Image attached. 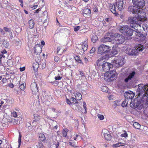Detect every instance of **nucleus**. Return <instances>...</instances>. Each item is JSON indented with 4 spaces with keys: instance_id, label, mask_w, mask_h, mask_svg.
<instances>
[{
    "instance_id": "30",
    "label": "nucleus",
    "mask_w": 148,
    "mask_h": 148,
    "mask_svg": "<svg viewBox=\"0 0 148 148\" xmlns=\"http://www.w3.org/2000/svg\"><path fill=\"white\" fill-rule=\"evenodd\" d=\"M2 45L5 48H7L9 46V43L7 41L4 40L3 41Z\"/></svg>"
},
{
    "instance_id": "42",
    "label": "nucleus",
    "mask_w": 148,
    "mask_h": 148,
    "mask_svg": "<svg viewBox=\"0 0 148 148\" xmlns=\"http://www.w3.org/2000/svg\"><path fill=\"white\" fill-rule=\"evenodd\" d=\"M37 147L38 148H43V145L42 143L40 142L39 143L38 145H37Z\"/></svg>"
},
{
    "instance_id": "33",
    "label": "nucleus",
    "mask_w": 148,
    "mask_h": 148,
    "mask_svg": "<svg viewBox=\"0 0 148 148\" xmlns=\"http://www.w3.org/2000/svg\"><path fill=\"white\" fill-rule=\"evenodd\" d=\"M98 37L97 36L95 35L93 36L92 37V41L93 42H95L97 40Z\"/></svg>"
},
{
    "instance_id": "59",
    "label": "nucleus",
    "mask_w": 148,
    "mask_h": 148,
    "mask_svg": "<svg viewBox=\"0 0 148 148\" xmlns=\"http://www.w3.org/2000/svg\"><path fill=\"white\" fill-rule=\"evenodd\" d=\"M40 10V9L39 8L37 10H35L34 13H38Z\"/></svg>"
},
{
    "instance_id": "11",
    "label": "nucleus",
    "mask_w": 148,
    "mask_h": 148,
    "mask_svg": "<svg viewBox=\"0 0 148 148\" xmlns=\"http://www.w3.org/2000/svg\"><path fill=\"white\" fill-rule=\"evenodd\" d=\"M128 11L134 14L140 13V11L136 7L134 6H130L128 9Z\"/></svg>"
},
{
    "instance_id": "34",
    "label": "nucleus",
    "mask_w": 148,
    "mask_h": 148,
    "mask_svg": "<svg viewBox=\"0 0 148 148\" xmlns=\"http://www.w3.org/2000/svg\"><path fill=\"white\" fill-rule=\"evenodd\" d=\"M25 84L23 83L19 86L20 89L22 90H24L25 88Z\"/></svg>"
},
{
    "instance_id": "10",
    "label": "nucleus",
    "mask_w": 148,
    "mask_h": 148,
    "mask_svg": "<svg viewBox=\"0 0 148 148\" xmlns=\"http://www.w3.org/2000/svg\"><path fill=\"white\" fill-rule=\"evenodd\" d=\"M31 88L32 94L36 95L38 93V90L37 84L36 82H33L31 84Z\"/></svg>"
},
{
    "instance_id": "40",
    "label": "nucleus",
    "mask_w": 148,
    "mask_h": 148,
    "mask_svg": "<svg viewBox=\"0 0 148 148\" xmlns=\"http://www.w3.org/2000/svg\"><path fill=\"white\" fill-rule=\"evenodd\" d=\"M123 143H118L114 145V146L115 147H119L120 145H122Z\"/></svg>"
},
{
    "instance_id": "45",
    "label": "nucleus",
    "mask_w": 148,
    "mask_h": 148,
    "mask_svg": "<svg viewBox=\"0 0 148 148\" xmlns=\"http://www.w3.org/2000/svg\"><path fill=\"white\" fill-rule=\"evenodd\" d=\"M80 27L79 26H77L74 28V31L75 32L77 31L80 29Z\"/></svg>"
},
{
    "instance_id": "50",
    "label": "nucleus",
    "mask_w": 148,
    "mask_h": 148,
    "mask_svg": "<svg viewBox=\"0 0 148 148\" xmlns=\"http://www.w3.org/2000/svg\"><path fill=\"white\" fill-rule=\"evenodd\" d=\"M61 49V47L59 46L58 47L57 49V53H59V51H60Z\"/></svg>"
},
{
    "instance_id": "12",
    "label": "nucleus",
    "mask_w": 148,
    "mask_h": 148,
    "mask_svg": "<svg viewBox=\"0 0 148 148\" xmlns=\"http://www.w3.org/2000/svg\"><path fill=\"white\" fill-rule=\"evenodd\" d=\"M140 29L141 28H139V30H138V31H134L135 32V34L136 36L140 38L139 39V40L143 41L145 40L146 37L144 34H142L141 33Z\"/></svg>"
},
{
    "instance_id": "27",
    "label": "nucleus",
    "mask_w": 148,
    "mask_h": 148,
    "mask_svg": "<svg viewBox=\"0 0 148 148\" xmlns=\"http://www.w3.org/2000/svg\"><path fill=\"white\" fill-rule=\"evenodd\" d=\"M74 57L76 62H78L79 63H82L83 64V63L79 56L77 55H74Z\"/></svg>"
},
{
    "instance_id": "37",
    "label": "nucleus",
    "mask_w": 148,
    "mask_h": 148,
    "mask_svg": "<svg viewBox=\"0 0 148 148\" xmlns=\"http://www.w3.org/2000/svg\"><path fill=\"white\" fill-rule=\"evenodd\" d=\"M127 104V102H126V101H124L122 103L121 106L123 107H124L126 106Z\"/></svg>"
},
{
    "instance_id": "2",
    "label": "nucleus",
    "mask_w": 148,
    "mask_h": 148,
    "mask_svg": "<svg viewBox=\"0 0 148 148\" xmlns=\"http://www.w3.org/2000/svg\"><path fill=\"white\" fill-rule=\"evenodd\" d=\"M138 88L137 92L138 96H142V99H146V105L148 107V100L147 97L148 94V84L145 85L143 84H140L138 85Z\"/></svg>"
},
{
    "instance_id": "52",
    "label": "nucleus",
    "mask_w": 148,
    "mask_h": 148,
    "mask_svg": "<svg viewBox=\"0 0 148 148\" xmlns=\"http://www.w3.org/2000/svg\"><path fill=\"white\" fill-rule=\"evenodd\" d=\"M66 103L69 105L71 103V102L70 100L68 99H66Z\"/></svg>"
},
{
    "instance_id": "17",
    "label": "nucleus",
    "mask_w": 148,
    "mask_h": 148,
    "mask_svg": "<svg viewBox=\"0 0 148 148\" xmlns=\"http://www.w3.org/2000/svg\"><path fill=\"white\" fill-rule=\"evenodd\" d=\"M109 7L111 12L112 13L116 15L118 14V13H117V10L115 5L111 4L110 5Z\"/></svg>"
},
{
    "instance_id": "7",
    "label": "nucleus",
    "mask_w": 148,
    "mask_h": 148,
    "mask_svg": "<svg viewBox=\"0 0 148 148\" xmlns=\"http://www.w3.org/2000/svg\"><path fill=\"white\" fill-rule=\"evenodd\" d=\"M135 74L134 71L125 74L123 78L124 82L125 83H131L134 79Z\"/></svg>"
},
{
    "instance_id": "5",
    "label": "nucleus",
    "mask_w": 148,
    "mask_h": 148,
    "mask_svg": "<svg viewBox=\"0 0 148 148\" xmlns=\"http://www.w3.org/2000/svg\"><path fill=\"white\" fill-rule=\"evenodd\" d=\"M125 62L124 57L123 56H121L116 57L115 58V60L112 62L114 66L116 67H119L122 66Z\"/></svg>"
},
{
    "instance_id": "15",
    "label": "nucleus",
    "mask_w": 148,
    "mask_h": 148,
    "mask_svg": "<svg viewBox=\"0 0 148 148\" xmlns=\"http://www.w3.org/2000/svg\"><path fill=\"white\" fill-rule=\"evenodd\" d=\"M123 2L122 0L117 1L115 4L116 6L117 9V10L121 11L123 8Z\"/></svg>"
},
{
    "instance_id": "19",
    "label": "nucleus",
    "mask_w": 148,
    "mask_h": 148,
    "mask_svg": "<svg viewBox=\"0 0 148 148\" xmlns=\"http://www.w3.org/2000/svg\"><path fill=\"white\" fill-rule=\"evenodd\" d=\"M138 51L136 49H129L127 53L130 56H135L137 55Z\"/></svg>"
},
{
    "instance_id": "38",
    "label": "nucleus",
    "mask_w": 148,
    "mask_h": 148,
    "mask_svg": "<svg viewBox=\"0 0 148 148\" xmlns=\"http://www.w3.org/2000/svg\"><path fill=\"white\" fill-rule=\"evenodd\" d=\"M96 50L95 48V47H93L92 49L90 50V54H92L94 53Z\"/></svg>"
},
{
    "instance_id": "53",
    "label": "nucleus",
    "mask_w": 148,
    "mask_h": 148,
    "mask_svg": "<svg viewBox=\"0 0 148 148\" xmlns=\"http://www.w3.org/2000/svg\"><path fill=\"white\" fill-rule=\"evenodd\" d=\"M8 86L9 87L11 88H13L14 87V85L12 83H10V84H8Z\"/></svg>"
},
{
    "instance_id": "63",
    "label": "nucleus",
    "mask_w": 148,
    "mask_h": 148,
    "mask_svg": "<svg viewBox=\"0 0 148 148\" xmlns=\"http://www.w3.org/2000/svg\"><path fill=\"white\" fill-rule=\"evenodd\" d=\"M45 42L43 40H42L41 42V44L42 45L44 46L45 45Z\"/></svg>"
},
{
    "instance_id": "43",
    "label": "nucleus",
    "mask_w": 148,
    "mask_h": 148,
    "mask_svg": "<svg viewBox=\"0 0 148 148\" xmlns=\"http://www.w3.org/2000/svg\"><path fill=\"white\" fill-rule=\"evenodd\" d=\"M103 20L104 21L106 22L107 23H109L111 21V19L110 18H106Z\"/></svg>"
},
{
    "instance_id": "14",
    "label": "nucleus",
    "mask_w": 148,
    "mask_h": 148,
    "mask_svg": "<svg viewBox=\"0 0 148 148\" xmlns=\"http://www.w3.org/2000/svg\"><path fill=\"white\" fill-rule=\"evenodd\" d=\"M124 97L127 99L131 100L134 96V94L131 91H128V92H126L124 94Z\"/></svg>"
},
{
    "instance_id": "39",
    "label": "nucleus",
    "mask_w": 148,
    "mask_h": 148,
    "mask_svg": "<svg viewBox=\"0 0 148 148\" xmlns=\"http://www.w3.org/2000/svg\"><path fill=\"white\" fill-rule=\"evenodd\" d=\"M97 116L98 118H99L101 120H102L104 119V116L102 115L99 114Z\"/></svg>"
},
{
    "instance_id": "13",
    "label": "nucleus",
    "mask_w": 148,
    "mask_h": 148,
    "mask_svg": "<svg viewBox=\"0 0 148 148\" xmlns=\"http://www.w3.org/2000/svg\"><path fill=\"white\" fill-rule=\"evenodd\" d=\"M129 27V26L127 25L119 26L118 27V29L120 32L125 35Z\"/></svg>"
},
{
    "instance_id": "28",
    "label": "nucleus",
    "mask_w": 148,
    "mask_h": 148,
    "mask_svg": "<svg viewBox=\"0 0 148 148\" xmlns=\"http://www.w3.org/2000/svg\"><path fill=\"white\" fill-rule=\"evenodd\" d=\"M133 126L135 128L137 129H139L140 128V125L137 122H134L133 124Z\"/></svg>"
},
{
    "instance_id": "58",
    "label": "nucleus",
    "mask_w": 148,
    "mask_h": 148,
    "mask_svg": "<svg viewBox=\"0 0 148 148\" xmlns=\"http://www.w3.org/2000/svg\"><path fill=\"white\" fill-rule=\"evenodd\" d=\"M69 145H70L73 147H75V145L74 144H73V143L72 142H70L69 143Z\"/></svg>"
},
{
    "instance_id": "23",
    "label": "nucleus",
    "mask_w": 148,
    "mask_h": 148,
    "mask_svg": "<svg viewBox=\"0 0 148 148\" xmlns=\"http://www.w3.org/2000/svg\"><path fill=\"white\" fill-rule=\"evenodd\" d=\"M75 98L77 100H80L82 98V96L81 93L77 92L75 94Z\"/></svg>"
},
{
    "instance_id": "49",
    "label": "nucleus",
    "mask_w": 148,
    "mask_h": 148,
    "mask_svg": "<svg viewBox=\"0 0 148 148\" xmlns=\"http://www.w3.org/2000/svg\"><path fill=\"white\" fill-rule=\"evenodd\" d=\"M62 77L60 76L56 77L55 78L56 80H59L62 78Z\"/></svg>"
},
{
    "instance_id": "64",
    "label": "nucleus",
    "mask_w": 148,
    "mask_h": 148,
    "mask_svg": "<svg viewBox=\"0 0 148 148\" xmlns=\"http://www.w3.org/2000/svg\"><path fill=\"white\" fill-rule=\"evenodd\" d=\"M84 60L85 62L86 63H87L88 62V60L86 58H84Z\"/></svg>"
},
{
    "instance_id": "24",
    "label": "nucleus",
    "mask_w": 148,
    "mask_h": 148,
    "mask_svg": "<svg viewBox=\"0 0 148 148\" xmlns=\"http://www.w3.org/2000/svg\"><path fill=\"white\" fill-rule=\"evenodd\" d=\"M38 135L39 138L40 140L42 141H44L45 140L46 138L43 134L41 133H40Z\"/></svg>"
},
{
    "instance_id": "61",
    "label": "nucleus",
    "mask_w": 148,
    "mask_h": 148,
    "mask_svg": "<svg viewBox=\"0 0 148 148\" xmlns=\"http://www.w3.org/2000/svg\"><path fill=\"white\" fill-rule=\"evenodd\" d=\"M34 52L36 54H38V53H40V52H36V47H35L34 48Z\"/></svg>"
},
{
    "instance_id": "6",
    "label": "nucleus",
    "mask_w": 148,
    "mask_h": 148,
    "mask_svg": "<svg viewBox=\"0 0 148 148\" xmlns=\"http://www.w3.org/2000/svg\"><path fill=\"white\" fill-rule=\"evenodd\" d=\"M116 36L113 39L112 41V43L115 45H119L122 44L125 41V38L121 34L117 33Z\"/></svg>"
},
{
    "instance_id": "21",
    "label": "nucleus",
    "mask_w": 148,
    "mask_h": 148,
    "mask_svg": "<svg viewBox=\"0 0 148 148\" xmlns=\"http://www.w3.org/2000/svg\"><path fill=\"white\" fill-rule=\"evenodd\" d=\"M127 31L125 35L128 36H132L133 34V32H134V29H131L130 27L127 30Z\"/></svg>"
},
{
    "instance_id": "9",
    "label": "nucleus",
    "mask_w": 148,
    "mask_h": 148,
    "mask_svg": "<svg viewBox=\"0 0 148 148\" xmlns=\"http://www.w3.org/2000/svg\"><path fill=\"white\" fill-rule=\"evenodd\" d=\"M116 73V71L115 70H113L111 71H109L106 72L104 74V76L108 77L110 80L112 81L114 79L113 78L115 77Z\"/></svg>"
},
{
    "instance_id": "56",
    "label": "nucleus",
    "mask_w": 148,
    "mask_h": 148,
    "mask_svg": "<svg viewBox=\"0 0 148 148\" xmlns=\"http://www.w3.org/2000/svg\"><path fill=\"white\" fill-rule=\"evenodd\" d=\"M1 52L2 53L1 54H5V53H7V52L4 49L3 51H1Z\"/></svg>"
},
{
    "instance_id": "51",
    "label": "nucleus",
    "mask_w": 148,
    "mask_h": 148,
    "mask_svg": "<svg viewBox=\"0 0 148 148\" xmlns=\"http://www.w3.org/2000/svg\"><path fill=\"white\" fill-rule=\"evenodd\" d=\"M12 115L14 117H16L17 116L16 112H14L12 113Z\"/></svg>"
},
{
    "instance_id": "3",
    "label": "nucleus",
    "mask_w": 148,
    "mask_h": 148,
    "mask_svg": "<svg viewBox=\"0 0 148 148\" xmlns=\"http://www.w3.org/2000/svg\"><path fill=\"white\" fill-rule=\"evenodd\" d=\"M97 64L98 66H102L103 71L106 72L109 71L110 69L112 68L114 66L112 62V64H111L107 62H105L104 61L102 62L101 58L98 60Z\"/></svg>"
},
{
    "instance_id": "25",
    "label": "nucleus",
    "mask_w": 148,
    "mask_h": 148,
    "mask_svg": "<svg viewBox=\"0 0 148 148\" xmlns=\"http://www.w3.org/2000/svg\"><path fill=\"white\" fill-rule=\"evenodd\" d=\"M68 131L69 130L67 128H65L63 130L62 132V134L63 137H66L67 136Z\"/></svg>"
},
{
    "instance_id": "31",
    "label": "nucleus",
    "mask_w": 148,
    "mask_h": 148,
    "mask_svg": "<svg viewBox=\"0 0 148 148\" xmlns=\"http://www.w3.org/2000/svg\"><path fill=\"white\" fill-rule=\"evenodd\" d=\"M144 49L143 46L141 45H138V46L137 47V51H142V50Z\"/></svg>"
},
{
    "instance_id": "29",
    "label": "nucleus",
    "mask_w": 148,
    "mask_h": 148,
    "mask_svg": "<svg viewBox=\"0 0 148 148\" xmlns=\"http://www.w3.org/2000/svg\"><path fill=\"white\" fill-rule=\"evenodd\" d=\"M131 100V102L130 103V106L132 108H135L138 106V105H137V104H136L134 102H132V99Z\"/></svg>"
},
{
    "instance_id": "22",
    "label": "nucleus",
    "mask_w": 148,
    "mask_h": 148,
    "mask_svg": "<svg viewBox=\"0 0 148 148\" xmlns=\"http://www.w3.org/2000/svg\"><path fill=\"white\" fill-rule=\"evenodd\" d=\"M28 23L29 28L30 29H33L35 25L34 20L33 19H31L29 21Z\"/></svg>"
},
{
    "instance_id": "1",
    "label": "nucleus",
    "mask_w": 148,
    "mask_h": 148,
    "mask_svg": "<svg viewBox=\"0 0 148 148\" xmlns=\"http://www.w3.org/2000/svg\"><path fill=\"white\" fill-rule=\"evenodd\" d=\"M144 16L141 15H138L136 17H131L128 18L129 22L130 23V27L134 29V31H138L139 28H141V25L144 21L147 20V18L145 17L146 15L145 14Z\"/></svg>"
},
{
    "instance_id": "48",
    "label": "nucleus",
    "mask_w": 148,
    "mask_h": 148,
    "mask_svg": "<svg viewBox=\"0 0 148 148\" xmlns=\"http://www.w3.org/2000/svg\"><path fill=\"white\" fill-rule=\"evenodd\" d=\"M79 73L80 75H81V77H84L85 75V74L84 73V72L83 71H79Z\"/></svg>"
},
{
    "instance_id": "62",
    "label": "nucleus",
    "mask_w": 148,
    "mask_h": 148,
    "mask_svg": "<svg viewBox=\"0 0 148 148\" xmlns=\"http://www.w3.org/2000/svg\"><path fill=\"white\" fill-rule=\"evenodd\" d=\"M83 106L84 108H87L86 107V104L85 102H83Z\"/></svg>"
},
{
    "instance_id": "20",
    "label": "nucleus",
    "mask_w": 148,
    "mask_h": 148,
    "mask_svg": "<svg viewBox=\"0 0 148 148\" xmlns=\"http://www.w3.org/2000/svg\"><path fill=\"white\" fill-rule=\"evenodd\" d=\"M83 13L85 16L86 15L89 16H91V10L89 8H84L83 10Z\"/></svg>"
},
{
    "instance_id": "44",
    "label": "nucleus",
    "mask_w": 148,
    "mask_h": 148,
    "mask_svg": "<svg viewBox=\"0 0 148 148\" xmlns=\"http://www.w3.org/2000/svg\"><path fill=\"white\" fill-rule=\"evenodd\" d=\"M3 30L5 32H8V33L11 31L10 28L5 27H3Z\"/></svg>"
},
{
    "instance_id": "4",
    "label": "nucleus",
    "mask_w": 148,
    "mask_h": 148,
    "mask_svg": "<svg viewBox=\"0 0 148 148\" xmlns=\"http://www.w3.org/2000/svg\"><path fill=\"white\" fill-rule=\"evenodd\" d=\"M111 50V47L110 46L101 44L98 47L97 51L98 54L103 55L110 52Z\"/></svg>"
},
{
    "instance_id": "32",
    "label": "nucleus",
    "mask_w": 148,
    "mask_h": 148,
    "mask_svg": "<svg viewBox=\"0 0 148 148\" xmlns=\"http://www.w3.org/2000/svg\"><path fill=\"white\" fill-rule=\"evenodd\" d=\"M21 135L20 134V132H19V137L18 139V147H19L21 145Z\"/></svg>"
},
{
    "instance_id": "16",
    "label": "nucleus",
    "mask_w": 148,
    "mask_h": 148,
    "mask_svg": "<svg viewBox=\"0 0 148 148\" xmlns=\"http://www.w3.org/2000/svg\"><path fill=\"white\" fill-rule=\"evenodd\" d=\"M113 40V37L112 36H110V37H104L102 38L101 40V42L105 43L107 42L111 41Z\"/></svg>"
},
{
    "instance_id": "41",
    "label": "nucleus",
    "mask_w": 148,
    "mask_h": 148,
    "mask_svg": "<svg viewBox=\"0 0 148 148\" xmlns=\"http://www.w3.org/2000/svg\"><path fill=\"white\" fill-rule=\"evenodd\" d=\"M8 34L10 36V37H9V39H12L13 38V37L12 32L11 31L8 33Z\"/></svg>"
},
{
    "instance_id": "36",
    "label": "nucleus",
    "mask_w": 148,
    "mask_h": 148,
    "mask_svg": "<svg viewBox=\"0 0 148 148\" xmlns=\"http://www.w3.org/2000/svg\"><path fill=\"white\" fill-rule=\"evenodd\" d=\"M71 100L73 102V103H78L77 100L74 97H71Z\"/></svg>"
},
{
    "instance_id": "54",
    "label": "nucleus",
    "mask_w": 148,
    "mask_h": 148,
    "mask_svg": "<svg viewBox=\"0 0 148 148\" xmlns=\"http://www.w3.org/2000/svg\"><path fill=\"white\" fill-rule=\"evenodd\" d=\"M93 11L94 12H97L98 10L97 7H95L93 8Z\"/></svg>"
},
{
    "instance_id": "26",
    "label": "nucleus",
    "mask_w": 148,
    "mask_h": 148,
    "mask_svg": "<svg viewBox=\"0 0 148 148\" xmlns=\"http://www.w3.org/2000/svg\"><path fill=\"white\" fill-rule=\"evenodd\" d=\"M104 136L106 139L108 140H110L111 139V136L110 134L104 133Z\"/></svg>"
},
{
    "instance_id": "46",
    "label": "nucleus",
    "mask_w": 148,
    "mask_h": 148,
    "mask_svg": "<svg viewBox=\"0 0 148 148\" xmlns=\"http://www.w3.org/2000/svg\"><path fill=\"white\" fill-rule=\"evenodd\" d=\"M143 25L146 27V29H147V28H148V21H147L144 24L143 23Z\"/></svg>"
},
{
    "instance_id": "60",
    "label": "nucleus",
    "mask_w": 148,
    "mask_h": 148,
    "mask_svg": "<svg viewBox=\"0 0 148 148\" xmlns=\"http://www.w3.org/2000/svg\"><path fill=\"white\" fill-rule=\"evenodd\" d=\"M25 67H21L20 68V70L21 71H23L25 70Z\"/></svg>"
},
{
    "instance_id": "18",
    "label": "nucleus",
    "mask_w": 148,
    "mask_h": 148,
    "mask_svg": "<svg viewBox=\"0 0 148 148\" xmlns=\"http://www.w3.org/2000/svg\"><path fill=\"white\" fill-rule=\"evenodd\" d=\"M88 41L86 40L83 42H82L80 44L82 46V49L83 52L86 51L88 49Z\"/></svg>"
},
{
    "instance_id": "35",
    "label": "nucleus",
    "mask_w": 148,
    "mask_h": 148,
    "mask_svg": "<svg viewBox=\"0 0 148 148\" xmlns=\"http://www.w3.org/2000/svg\"><path fill=\"white\" fill-rule=\"evenodd\" d=\"M124 132H125V133L122 134L121 135V136L122 137H124L125 138H126L128 137L127 133L125 131H124Z\"/></svg>"
},
{
    "instance_id": "55",
    "label": "nucleus",
    "mask_w": 148,
    "mask_h": 148,
    "mask_svg": "<svg viewBox=\"0 0 148 148\" xmlns=\"http://www.w3.org/2000/svg\"><path fill=\"white\" fill-rule=\"evenodd\" d=\"M2 81L3 83L6 82L7 81V79L5 78H3Z\"/></svg>"
},
{
    "instance_id": "57",
    "label": "nucleus",
    "mask_w": 148,
    "mask_h": 148,
    "mask_svg": "<svg viewBox=\"0 0 148 148\" xmlns=\"http://www.w3.org/2000/svg\"><path fill=\"white\" fill-rule=\"evenodd\" d=\"M38 6V5H33L31 7V8H33V9H35Z\"/></svg>"
},
{
    "instance_id": "8",
    "label": "nucleus",
    "mask_w": 148,
    "mask_h": 148,
    "mask_svg": "<svg viewBox=\"0 0 148 148\" xmlns=\"http://www.w3.org/2000/svg\"><path fill=\"white\" fill-rule=\"evenodd\" d=\"M133 4L136 5L139 9H142L145 7V2L144 0H132Z\"/></svg>"
},
{
    "instance_id": "47",
    "label": "nucleus",
    "mask_w": 148,
    "mask_h": 148,
    "mask_svg": "<svg viewBox=\"0 0 148 148\" xmlns=\"http://www.w3.org/2000/svg\"><path fill=\"white\" fill-rule=\"evenodd\" d=\"M60 58L58 56H55L54 58V60L56 62H58L60 60Z\"/></svg>"
}]
</instances>
